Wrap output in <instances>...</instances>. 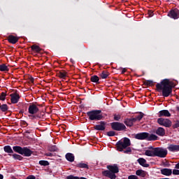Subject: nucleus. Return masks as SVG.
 Segmentation results:
<instances>
[{"label": "nucleus", "instance_id": "nucleus-51", "mask_svg": "<svg viewBox=\"0 0 179 179\" xmlns=\"http://www.w3.org/2000/svg\"><path fill=\"white\" fill-rule=\"evenodd\" d=\"M23 125H26V127H27V125H29V124L27 122H26V121H24Z\"/></svg>", "mask_w": 179, "mask_h": 179}, {"label": "nucleus", "instance_id": "nucleus-11", "mask_svg": "<svg viewBox=\"0 0 179 179\" xmlns=\"http://www.w3.org/2000/svg\"><path fill=\"white\" fill-rule=\"evenodd\" d=\"M10 97L12 104H17V103H19V100H20V95L17 92L10 94Z\"/></svg>", "mask_w": 179, "mask_h": 179}, {"label": "nucleus", "instance_id": "nucleus-18", "mask_svg": "<svg viewBox=\"0 0 179 179\" xmlns=\"http://www.w3.org/2000/svg\"><path fill=\"white\" fill-rule=\"evenodd\" d=\"M159 117H171V114L167 110H162L159 112Z\"/></svg>", "mask_w": 179, "mask_h": 179}, {"label": "nucleus", "instance_id": "nucleus-45", "mask_svg": "<svg viewBox=\"0 0 179 179\" xmlns=\"http://www.w3.org/2000/svg\"><path fill=\"white\" fill-rule=\"evenodd\" d=\"M26 179H36V176L33 175H29L26 178Z\"/></svg>", "mask_w": 179, "mask_h": 179}, {"label": "nucleus", "instance_id": "nucleus-2", "mask_svg": "<svg viewBox=\"0 0 179 179\" xmlns=\"http://www.w3.org/2000/svg\"><path fill=\"white\" fill-rule=\"evenodd\" d=\"M150 149L152 150H146L145 152V156H148L150 157H161L164 158L167 156V149L163 148H153L150 147Z\"/></svg>", "mask_w": 179, "mask_h": 179}, {"label": "nucleus", "instance_id": "nucleus-47", "mask_svg": "<svg viewBox=\"0 0 179 179\" xmlns=\"http://www.w3.org/2000/svg\"><path fill=\"white\" fill-rule=\"evenodd\" d=\"M29 80L31 83H34V78L33 77H29Z\"/></svg>", "mask_w": 179, "mask_h": 179}, {"label": "nucleus", "instance_id": "nucleus-32", "mask_svg": "<svg viewBox=\"0 0 179 179\" xmlns=\"http://www.w3.org/2000/svg\"><path fill=\"white\" fill-rule=\"evenodd\" d=\"M9 156H12V157H13L15 160H23V157L17 154H9Z\"/></svg>", "mask_w": 179, "mask_h": 179}, {"label": "nucleus", "instance_id": "nucleus-4", "mask_svg": "<svg viewBox=\"0 0 179 179\" xmlns=\"http://www.w3.org/2000/svg\"><path fill=\"white\" fill-rule=\"evenodd\" d=\"M129 146H131V140L127 137H124L123 141L120 140L116 143L117 150L118 152H123V153L127 155L132 152V150Z\"/></svg>", "mask_w": 179, "mask_h": 179}, {"label": "nucleus", "instance_id": "nucleus-5", "mask_svg": "<svg viewBox=\"0 0 179 179\" xmlns=\"http://www.w3.org/2000/svg\"><path fill=\"white\" fill-rule=\"evenodd\" d=\"M108 170L102 172L103 176L108 177V178L115 179L117 178V173H120V169L117 164L107 166Z\"/></svg>", "mask_w": 179, "mask_h": 179}, {"label": "nucleus", "instance_id": "nucleus-52", "mask_svg": "<svg viewBox=\"0 0 179 179\" xmlns=\"http://www.w3.org/2000/svg\"><path fill=\"white\" fill-rule=\"evenodd\" d=\"M24 113V110H20V114H23Z\"/></svg>", "mask_w": 179, "mask_h": 179}, {"label": "nucleus", "instance_id": "nucleus-14", "mask_svg": "<svg viewBox=\"0 0 179 179\" xmlns=\"http://www.w3.org/2000/svg\"><path fill=\"white\" fill-rule=\"evenodd\" d=\"M7 40L8 43H10V44H16V43L19 41V37L15 36L13 35H10L8 36Z\"/></svg>", "mask_w": 179, "mask_h": 179}, {"label": "nucleus", "instance_id": "nucleus-38", "mask_svg": "<svg viewBox=\"0 0 179 179\" xmlns=\"http://www.w3.org/2000/svg\"><path fill=\"white\" fill-rule=\"evenodd\" d=\"M5 99H6V93L1 92L0 94V100L2 101H5Z\"/></svg>", "mask_w": 179, "mask_h": 179}, {"label": "nucleus", "instance_id": "nucleus-37", "mask_svg": "<svg viewBox=\"0 0 179 179\" xmlns=\"http://www.w3.org/2000/svg\"><path fill=\"white\" fill-rule=\"evenodd\" d=\"M145 86H152L153 85V80H148L143 82Z\"/></svg>", "mask_w": 179, "mask_h": 179}, {"label": "nucleus", "instance_id": "nucleus-29", "mask_svg": "<svg viewBox=\"0 0 179 179\" xmlns=\"http://www.w3.org/2000/svg\"><path fill=\"white\" fill-rule=\"evenodd\" d=\"M0 71L1 72H8L9 71V68L5 64H2L0 65Z\"/></svg>", "mask_w": 179, "mask_h": 179}, {"label": "nucleus", "instance_id": "nucleus-54", "mask_svg": "<svg viewBox=\"0 0 179 179\" xmlns=\"http://www.w3.org/2000/svg\"><path fill=\"white\" fill-rule=\"evenodd\" d=\"M176 111H179V105L176 106Z\"/></svg>", "mask_w": 179, "mask_h": 179}, {"label": "nucleus", "instance_id": "nucleus-31", "mask_svg": "<svg viewBox=\"0 0 179 179\" xmlns=\"http://www.w3.org/2000/svg\"><path fill=\"white\" fill-rule=\"evenodd\" d=\"M3 149L6 153H13V150H12V148L10 147V145L4 146Z\"/></svg>", "mask_w": 179, "mask_h": 179}, {"label": "nucleus", "instance_id": "nucleus-12", "mask_svg": "<svg viewBox=\"0 0 179 179\" xmlns=\"http://www.w3.org/2000/svg\"><path fill=\"white\" fill-rule=\"evenodd\" d=\"M100 124H96L94 127V129L96 131H105L106 125H107V122L104 121L99 122Z\"/></svg>", "mask_w": 179, "mask_h": 179}, {"label": "nucleus", "instance_id": "nucleus-16", "mask_svg": "<svg viewBox=\"0 0 179 179\" xmlns=\"http://www.w3.org/2000/svg\"><path fill=\"white\" fill-rule=\"evenodd\" d=\"M167 149L172 152H179V145L171 144Z\"/></svg>", "mask_w": 179, "mask_h": 179}, {"label": "nucleus", "instance_id": "nucleus-6", "mask_svg": "<svg viewBox=\"0 0 179 179\" xmlns=\"http://www.w3.org/2000/svg\"><path fill=\"white\" fill-rule=\"evenodd\" d=\"M87 115H88L90 121H100L103 120V115H101V110H100L88 111Z\"/></svg>", "mask_w": 179, "mask_h": 179}, {"label": "nucleus", "instance_id": "nucleus-50", "mask_svg": "<svg viewBox=\"0 0 179 179\" xmlns=\"http://www.w3.org/2000/svg\"><path fill=\"white\" fill-rule=\"evenodd\" d=\"M175 169H179V162L176 164Z\"/></svg>", "mask_w": 179, "mask_h": 179}, {"label": "nucleus", "instance_id": "nucleus-49", "mask_svg": "<svg viewBox=\"0 0 179 179\" xmlns=\"http://www.w3.org/2000/svg\"><path fill=\"white\" fill-rule=\"evenodd\" d=\"M125 72H127V69H125V68L122 69V71L121 72L122 75H124V73H125Z\"/></svg>", "mask_w": 179, "mask_h": 179}, {"label": "nucleus", "instance_id": "nucleus-30", "mask_svg": "<svg viewBox=\"0 0 179 179\" xmlns=\"http://www.w3.org/2000/svg\"><path fill=\"white\" fill-rule=\"evenodd\" d=\"M31 48L32 51H35L36 52H40V51H41V47L37 45H31Z\"/></svg>", "mask_w": 179, "mask_h": 179}, {"label": "nucleus", "instance_id": "nucleus-44", "mask_svg": "<svg viewBox=\"0 0 179 179\" xmlns=\"http://www.w3.org/2000/svg\"><path fill=\"white\" fill-rule=\"evenodd\" d=\"M128 179H138V176L135 175H130L128 176Z\"/></svg>", "mask_w": 179, "mask_h": 179}, {"label": "nucleus", "instance_id": "nucleus-19", "mask_svg": "<svg viewBox=\"0 0 179 179\" xmlns=\"http://www.w3.org/2000/svg\"><path fill=\"white\" fill-rule=\"evenodd\" d=\"M155 134L158 135V136H164L166 135V130L163 127H159L156 131Z\"/></svg>", "mask_w": 179, "mask_h": 179}, {"label": "nucleus", "instance_id": "nucleus-48", "mask_svg": "<svg viewBox=\"0 0 179 179\" xmlns=\"http://www.w3.org/2000/svg\"><path fill=\"white\" fill-rule=\"evenodd\" d=\"M17 106L20 108V110H22V106H23L22 103H19Z\"/></svg>", "mask_w": 179, "mask_h": 179}, {"label": "nucleus", "instance_id": "nucleus-25", "mask_svg": "<svg viewBox=\"0 0 179 179\" xmlns=\"http://www.w3.org/2000/svg\"><path fill=\"white\" fill-rule=\"evenodd\" d=\"M99 76L101 79H107L110 76V73L107 71H103Z\"/></svg>", "mask_w": 179, "mask_h": 179}, {"label": "nucleus", "instance_id": "nucleus-23", "mask_svg": "<svg viewBox=\"0 0 179 179\" xmlns=\"http://www.w3.org/2000/svg\"><path fill=\"white\" fill-rule=\"evenodd\" d=\"M159 139V137L156 136V134H149L147 137V141H157Z\"/></svg>", "mask_w": 179, "mask_h": 179}, {"label": "nucleus", "instance_id": "nucleus-10", "mask_svg": "<svg viewBox=\"0 0 179 179\" xmlns=\"http://www.w3.org/2000/svg\"><path fill=\"white\" fill-rule=\"evenodd\" d=\"M148 136H149V133L148 132H141L135 134V139H138V141H148Z\"/></svg>", "mask_w": 179, "mask_h": 179}, {"label": "nucleus", "instance_id": "nucleus-46", "mask_svg": "<svg viewBox=\"0 0 179 179\" xmlns=\"http://www.w3.org/2000/svg\"><path fill=\"white\" fill-rule=\"evenodd\" d=\"M45 156H48L49 157H52L53 155L51 152H47L45 154Z\"/></svg>", "mask_w": 179, "mask_h": 179}, {"label": "nucleus", "instance_id": "nucleus-53", "mask_svg": "<svg viewBox=\"0 0 179 179\" xmlns=\"http://www.w3.org/2000/svg\"><path fill=\"white\" fill-rule=\"evenodd\" d=\"M0 179H3V175L0 173Z\"/></svg>", "mask_w": 179, "mask_h": 179}, {"label": "nucleus", "instance_id": "nucleus-55", "mask_svg": "<svg viewBox=\"0 0 179 179\" xmlns=\"http://www.w3.org/2000/svg\"><path fill=\"white\" fill-rule=\"evenodd\" d=\"M150 15L152 16V13H153V12L150 11Z\"/></svg>", "mask_w": 179, "mask_h": 179}, {"label": "nucleus", "instance_id": "nucleus-27", "mask_svg": "<svg viewBox=\"0 0 179 179\" xmlns=\"http://www.w3.org/2000/svg\"><path fill=\"white\" fill-rule=\"evenodd\" d=\"M76 167L78 169H89V165L87 164L83 163V162H80L76 164Z\"/></svg>", "mask_w": 179, "mask_h": 179}, {"label": "nucleus", "instance_id": "nucleus-8", "mask_svg": "<svg viewBox=\"0 0 179 179\" xmlns=\"http://www.w3.org/2000/svg\"><path fill=\"white\" fill-rule=\"evenodd\" d=\"M167 16H169V17H171V19H174V20H177V19H179L178 8H174V9L169 10Z\"/></svg>", "mask_w": 179, "mask_h": 179}, {"label": "nucleus", "instance_id": "nucleus-56", "mask_svg": "<svg viewBox=\"0 0 179 179\" xmlns=\"http://www.w3.org/2000/svg\"><path fill=\"white\" fill-rule=\"evenodd\" d=\"M70 61L73 64V59H71Z\"/></svg>", "mask_w": 179, "mask_h": 179}, {"label": "nucleus", "instance_id": "nucleus-41", "mask_svg": "<svg viewBox=\"0 0 179 179\" xmlns=\"http://www.w3.org/2000/svg\"><path fill=\"white\" fill-rule=\"evenodd\" d=\"M176 128H179V120H177L175 124H173V129H176Z\"/></svg>", "mask_w": 179, "mask_h": 179}, {"label": "nucleus", "instance_id": "nucleus-58", "mask_svg": "<svg viewBox=\"0 0 179 179\" xmlns=\"http://www.w3.org/2000/svg\"><path fill=\"white\" fill-rule=\"evenodd\" d=\"M122 1H125V0H122Z\"/></svg>", "mask_w": 179, "mask_h": 179}, {"label": "nucleus", "instance_id": "nucleus-15", "mask_svg": "<svg viewBox=\"0 0 179 179\" xmlns=\"http://www.w3.org/2000/svg\"><path fill=\"white\" fill-rule=\"evenodd\" d=\"M134 122H136V120L134 119V117L127 118L124 120V124H125L127 127H132Z\"/></svg>", "mask_w": 179, "mask_h": 179}, {"label": "nucleus", "instance_id": "nucleus-35", "mask_svg": "<svg viewBox=\"0 0 179 179\" xmlns=\"http://www.w3.org/2000/svg\"><path fill=\"white\" fill-rule=\"evenodd\" d=\"M145 173V171L141 169H138L136 171V176H141V177H145V173Z\"/></svg>", "mask_w": 179, "mask_h": 179}, {"label": "nucleus", "instance_id": "nucleus-1", "mask_svg": "<svg viewBox=\"0 0 179 179\" xmlns=\"http://www.w3.org/2000/svg\"><path fill=\"white\" fill-rule=\"evenodd\" d=\"M173 83L170 80L165 78L160 83L156 84V89L158 92H162L164 97H169L173 93Z\"/></svg>", "mask_w": 179, "mask_h": 179}, {"label": "nucleus", "instance_id": "nucleus-7", "mask_svg": "<svg viewBox=\"0 0 179 179\" xmlns=\"http://www.w3.org/2000/svg\"><path fill=\"white\" fill-rule=\"evenodd\" d=\"M110 127L113 131H125L127 129V126L124 124V123L119 122H113L110 123Z\"/></svg>", "mask_w": 179, "mask_h": 179}, {"label": "nucleus", "instance_id": "nucleus-40", "mask_svg": "<svg viewBox=\"0 0 179 179\" xmlns=\"http://www.w3.org/2000/svg\"><path fill=\"white\" fill-rule=\"evenodd\" d=\"M107 136H115V131H109L106 133Z\"/></svg>", "mask_w": 179, "mask_h": 179}, {"label": "nucleus", "instance_id": "nucleus-36", "mask_svg": "<svg viewBox=\"0 0 179 179\" xmlns=\"http://www.w3.org/2000/svg\"><path fill=\"white\" fill-rule=\"evenodd\" d=\"M39 164L41 166H50V162H48V161H45V160H41V161H39Z\"/></svg>", "mask_w": 179, "mask_h": 179}, {"label": "nucleus", "instance_id": "nucleus-42", "mask_svg": "<svg viewBox=\"0 0 179 179\" xmlns=\"http://www.w3.org/2000/svg\"><path fill=\"white\" fill-rule=\"evenodd\" d=\"M66 179H79V177L73 176V175H70L66 177Z\"/></svg>", "mask_w": 179, "mask_h": 179}, {"label": "nucleus", "instance_id": "nucleus-28", "mask_svg": "<svg viewBox=\"0 0 179 179\" xmlns=\"http://www.w3.org/2000/svg\"><path fill=\"white\" fill-rule=\"evenodd\" d=\"M90 80H91V82H93V83H96L97 85H99V83H100V82L99 81V80H100V78L97 76H92L90 78Z\"/></svg>", "mask_w": 179, "mask_h": 179}, {"label": "nucleus", "instance_id": "nucleus-24", "mask_svg": "<svg viewBox=\"0 0 179 179\" xmlns=\"http://www.w3.org/2000/svg\"><path fill=\"white\" fill-rule=\"evenodd\" d=\"M67 73H66V71H65L64 70H61L60 71H59L57 75L61 79H65V78H66Z\"/></svg>", "mask_w": 179, "mask_h": 179}, {"label": "nucleus", "instance_id": "nucleus-43", "mask_svg": "<svg viewBox=\"0 0 179 179\" xmlns=\"http://www.w3.org/2000/svg\"><path fill=\"white\" fill-rule=\"evenodd\" d=\"M172 173H173V176H179V170L178 169H173Z\"/></svg>", "mask_w": 179, "mask_h": 179}, {"label": "nucleus", "instance_id": "nucleus-21", "mask_svg": "<svg viewBox=\"0 0 179 179\" xmlns=\"http://www.w3.org/2000/svg\"><path fill=\"white\" fill-rule=\"evenodd\" d=\"M66 159L68 162L72 163L73 162H75V155L71 152H68L66 154Z\"/></svg>", "mask_w": 179, "mask_h": 179}, {"label": "nucleus", "instance_id": "nucleus-20", "mask_svg": "<svg viewBox=\"0 0 179 179\" xmlns=\"http://www.w3.org/2000/svg\"><path fill=\"white\" fill-rule=\"evenodd\" d=\"M138 163L143 167H149V164H146V159L145 158H139L137 159Z\"/></svg>", "mask_w": 179, "mask_h": 179}, {"label": "nucleus", "instance_id": "nucleus-33", "mask_svg": "<svg viewBox=\"0 0 179 179\" xmlns=\"http://www.w3.org/2000/svg\"><path fill=\"white\" fill-rule=\"evenodd\" d=\"M48 150L50 152H57V150H58V148L57 147V145H50L48 147Z\"/></svg>", "mask_w": 179, "mask_h": 179}, {"label": "nucleus", "instance_id": "nucleus-22", "mask_svg": "<svg viewBox=\"0 0 179 179\" xmlns=\"http://www.w3.org/2000/svg\"><path fill=\"white\" fill-rule=\"evenodd\" d=\"M23 148L19 145H15L13 147V150L16 153H19V155H22Z\"/></svg>", "mask_w": 179, "mask_h": 179}, {"label": "nucleus", "instance_id": "nucleus-3", "mask_svg": "<svg viewBox=\"0 0 179 179\" xmlns=\"http://www.w3.org/2000/svg\"><path fill=\"white\" fill-rule=\"evenodd\" d=\"M28 113L29 114H31L29 115V118L31 120H41V118H44V112L40 111L38 105H36L35 103L29 105L28 108Z\"/></svg>", "mask_w": 179, "mask_h": 179}, {"label": "nucleus", "instance_id": "nucleus-13", "mask_svg": "<svg viewBox=\"0 0 179 179\" xmlns=\"http://www.w3.org/2000/svg\"><path fill=\"white\" fill-rule=\"evenodd\" d=\"M21 155L25 157H30V156L33 155V151H31V150L29 149L27 147H23Z\"/></svg>", "mask_w": 179, "mask_h": 179}, {"label": "nucleus", "instance_id": "nucleus-34", "mask_svg": "<svg viewBox=\"0 0 179 179\" xmlns=\"http://www.w3.org/2000/svg\"><path fill=\"white\" fill-rule=\"evenodd\" d=\"M143 115L144 114L142 113H140V114L137 116H136L135 117H133L134 120H136V121H141V120H142V118H143Z\"/></svg>", "mask_w": 179, "mask_h": 179}, {"label": "nucleus", "instance_id": "nucleus-57", "mask_svg": "<svg viewBox=\"0 0 179 179\" xmlns=\"http://www.w3.org/2000/svg\"><path fill=\"white\" fill-rule=\"evenodd\" d=\"M167 2H170V0H166Z\"/></svg>", "mask_w": 179, "mask_h": 179}, {"label": "nucleus", "instance_id": "nucleus-39", "mask_svg": "<svg viewBox=\"0 0 179 179\" xmlns=\"http://www.w3.org/2000/svg\"><path fill=\"white\" fill-rule=\"evenodd\" d=\"M113 120L114 121H120L121 120V115H113Z\"/></svg>", "mask_w": 179, "mask_h": 179}, {"label": "nucleus", "instance_id": "nucleus-17", "mask_svg": "<svg viewBox=\"0 0 179 179\" xmlns=\"http://www.w3.org/2000/svg\"><path fill=\"white\" fill-rule=\"evenodd\" d=\"M161 174L169 177L171 176V174H173V171L171 169H167V168L162 169H161Z\"/></svg>", "mask_w": 179, "mask_h": 179}, {"label": "nucleus", "instance_id": "nucleus-26", "mask_svg": "<svg viewBox=\"0 0 179 179\" xmlns=\"http://www.w3.org/2000/svg\"><path fill=\"white\" fill-rule=\"evenodd\" d=\"M0 110L2 113H7L9 110V106L6 103L0 105Z\"/></svg>", "mask_w": 179, "mask_h": 179}, {"label": "nucleus", "instance_id": "nucleus-9", "mask_svg": "<svg viewBox=\"0 0 179 179\" xmlns=\"http://www.w3.org/2000/svg\"><path fill=\"white\" fill-rule=\"evenodd\" d=\"M157 123L159 125H162L163 127H166V128H170L171 127V121L169 119L164 118H158Z\"/></svg>", "mask_w": 179, "mask_h": 179}]
</instances>
